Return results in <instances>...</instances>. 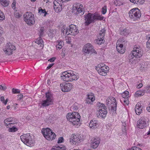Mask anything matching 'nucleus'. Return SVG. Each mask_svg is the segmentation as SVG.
<instances>
[{
  "instance_id": "obj_47",
  "label": "nucleus",
  "mask_w": 150,
  "mask_h": 150,
  "mask_svg": "<svg viewBox=\"0 0 150 150\" xmlns=\"http://www.w3.org/2000/svg\"><path fill=\"white\" fill-rule=\"evenodd\" d=\"M12 91L13 93L14 94L19 93L21 92L20 90L14 88H13L12 90Z\"/></svg>"
},
{
  "instance_id": "obj_50",
  "label": "nucleus",
  "mask_w": 150,
  "mask_h": 150,
  "mask_svg": "<svg viewBox=\"0 0 150 150\" xmlns=\"http://www.w3.org/2000/svg\"><path fill=\"white\" fill-rule=\"evenodd\" d=\"M107 11V6H104L102 8V13L103 14H105Z\"/></svg>"
},
{
  "instance_id": "obj_10",
  "label": "nucleus",
  "mask_w": 150,
  "mask_h": 150,
  "mask_svg": "<svg viewBox=\"0 0 150 150\" xmlns=\"http://www.w3.org/2000/svg\"><path fill=\"white\" fill-rule=\"evenodd\" d=\"M106 30L104 28L100 30L99 35L97 36L96 42L99 45H100L104 42V38L105 35Z\"/></svg>"
},
{
  "instance_id": "obj_25",
  "label": "nucleus",
  "mask_w": 150,
  "mask_h": 150,
  "mask_svg": "<svg viewBox=\"0 0 150 150\" xmlns=\"http://www.w3.org/2000/svg\"><path fill=\"white\" fill-rule=\"evenodd\" d=\"M69 71H65L62 73L61 77L64 81L68 82V80H69Z\"/></svg>"
},
{
  "instance_id": "obj_44",
  "label": "nucleus",
  "mask_w": 150,
  "mask_h": 150,
  "mask_svg": "<svg viewBox=\"0 0 150 150\" xmlns=\"http://www.w3.org/2000/svg\"><path fill=\"white\" fill-rule=\"evenodd\" d=\"M18 130V129L14 126H13L8 129V131L10 132H15Z\"/></svg>"
},
{
  "instance_id": "obj_32",
  "label": "nucleus",
  "mask_w": 150,
  "mask_h": 150,
  "mask_svg": "<svg viewBox=\"0 0 150 150\" xmlns=\"http://www.w3.org/2000/svg\"><path fill=\"white\" fill-rule=\"evenodd\" d=\"M129 33V30H127L126 28H125L124 29L121 30H120V34L124 36H126L128 35Z\"/></svg>"
},
{
  "instance_id": "obj_34",
  "label": "nucleus",
  "mask_w": 150,
  "mask_h": 150,
  "mask_svg": "<svg viewBox=\"0 0 150 150\" xmlns=\"http://www.w3.org/2000/svg\"><path fill=\"white\" fill-rule=\"evenodd\" d=\"M80 137V136L78 135L77 137L76 136L75 137H74L72 139V142H76V143H79L81 142L82 140Z\"/></svg>"
},
{
  "instance_id": "obj_33",
  "label": "nucleus",
  "mask_w": 150,
  "mask_h": 150,
  "mask_svg": "<svg viewBox=\"0 0 150 150\" xmlns=\"http://www.w3.org/2000/svg\"><path fill=\"white\" fill-rule=\"evenodd\" d=\"M0 3L3 6L7 7L9 4V0H0Z\"/></svg>"
},
{
  "instance_id": "obj_56",
  "label": "nucleus",
  "mask_w": 150,
  "mask_h": 150,
  "mask_svg": "<svg viewBox=\"0 0 150 150\" xmlns=\"http://www.w3.org/2000/svg\"><path fill=\"white\" fill-rule=\"evenodd\" d=\"M17 96L18 100H20L23 98V95L22 94H21L19 95H18Z\"/></svg>"
},
{
  "instance_id": "obj_53",
  "label": "nucleus",
  "mask_w": 150,
  "mask_h": 150,
  "mask_svg": "<svg viewBox=\"0 0 150 150\" xmlns=\"http://www.w3.org/2000/svg\"><path fill=\"white\" fill-rule=\"evenodd\" d=\"M59 150H66V148L65 146L63 145H61L59 146Z\"/></svg>"
},
{
  "instance_id": "obj_2",
  "label": "nucleus",
  "mask_w": 150,
  "mask_h": 150,
  "mask_svg": "<svg viewBox=\"0 0 150 150\" xmlns=\"http://www.w3.org/2000/svg\"><path fill=\"white\" fill-rule=\"evenodd\" d=\"M66 117L67 120L74 125H80V118L81 117L78 112H74L72 113L69 112L67 114Z\"/></svg>"
},
{
  "instance_id": "obj_30",
  "label": "nucleus",
  "mask_w": 150,
  "mask_h": 150,
  "mask_svg": "<svg viewBox=\"0 0 150 150\" xmlns=\"http://www.w3.org/2000/svg\"><path fill=\"white\" fill-rule=\"evenodd\" d=\"M132 3L137 5L142 4L144 2V0H129Z\"/></svg>"
},
{
  "instance_id": "obj_16",
  "label": "nucleus",
  "mask_w": 150,
  "mask_h": 150,
  "mask_svg": "<svg viewBox=\"0 0 150 150\" xmlns=\"http://www.w3.org/2000/svg\"><path fill=\"white\" fill-rule=\"evenodd\" d=\"M95 100V98L93 94L92 93H89L87 95L85 103L88 104H92Z\"/></svg>"
},
{
  "instance_id": "obj_55",
  "label": "nucleus",
  "mask_w": 150,
  "mask_h": 150,
  "mask_svg": "<svg viewBox=\"0 0 150 150\" xmlns=\"http://www.w3.org/2000/svg\"><path fill=\"white\" fill-rule=\"evenodd\" d=\"M6 89V87L5 85L2 86V85H0V90H5Z\"/></svg>"
},
{
  "instance_id": "obj_39",
  "label": "nucleus",
  "mask_w": 150,
  "mask_h": 150,
  "mask_svg": "<svg viewBox=\"0 0 150 150\" xmlns=\"http://www.w3.org/2000/svg\"><path fill=\"white\" fill-rule=\"evenodd\" d=\"M104 17L100 15H94V22L97 20H101L103 19Z\"/></svg>"
},
{
  "instance_id": "obj_1",
  "label": "nucleus",
  "mask_w": 150,
  "mask_h": 150,
  "mask_svg": "<svg viewBox=\"0 0 150 150\" xmlns=\"http://www.w3.org/2000/svg\"><path fill=\"white\" fill-rule=\"evenodd\" d=\"M132 52L129 55L128 59L131 64H135L140 60V58L143 55V51L139 45H136Z\"/></svg>"
},
{
  "instance_id": "obj_12",
  "label": "nucleus",
  "mask_w": 150,
  "mask_h": 150,
  "mask_svg": "<svg viewBox=\"0 0 150 150\" xmlns=\"http://www.w3.org/2000/svg\"><path fill=\"white\" fill-rule=\"evenodd\" d=\"M148 125V123L145 118H141L137 122V126L139 128L143 129L145 128Z\"/></svg>"
},
{
  "instance_id": "obj_38",
  "label": "nucleus",
  "mask_w": 150,
  "mask_h": 150,
  "mask_svg": "<svg viewBox=\"0 0 150 150\" xmlns=\"http://www.w3.org/2000/svg\"><path fill=\"white\" fill-rule=\"evenodd\" d=\"M45 28L43 27H41L39 30V36L40 37H43L44 35Z\"/></svg>"
},
{
  "instance_id": "obj_52",
  "label": "nucleus",
  "mask_w": 150,
  "mask_h": 150,
  "mask_svg": "<svg viewBox=\"0 0 150 150\" xmlns=\"http://www.w3.org/2000/svg\"><path fill=\"white\" fill-rule=\"evenodd\" d=\"M122 130L123 134H124L125 135H127L126 127H122Z\"/></svg>"
},
{
  "instance_id": "obj_58",
  "label": "nucleus",
  "mask_w": 150,
  "mask_h": 150,
  "mask_svg": "<svg viewBox=\"0 0 150 150\" xmlns=\"http://www.w3.org/2000/svg\"><path fill=\"white\" fill-rule=\"evenodd\" d=\"M137 88H141L143 84H142V83H139V84H137Z\"/></svg>"
},
{
  "instance_id": "obj_23",
  "label": "nucleus",
  "mask_w": 150,
  "mask_h": 150,
  "mask_svg": "<svg viewBox=\"0 0 150 150\" xmlns=\"http://www.w3.org/2000/svg\"><path fill=\"white\" fill-rule=\"evenodd\" d=\"M69 80H68V81H73L76 80L79 77L75 75L74 71H69Z\"/></svg>"
},
{
  "instance_id": "obj_18",
  "label": "nucleus",
  "mask_w": 150,
  "mask_h": 150,
  "mask_svg": "<svg viewBox=\"0 0 150 150\" xmlns=\"http://www.w3.org/2000/svg\"><path fill=\"white\" fill-rule=\"evenodd\" d=\"M98 112L97 113L98 117H101L103 118H104L106 117L107 113L106 108L102 109H99V110H98Z\"/></svg>"
},
{
  "instance_id": "obj_59",
  "label": "nucleus",
  "mask_w": 150,
  "mask_h": 150,
  "mask_svg": "<svg viewBox=\"0 0 150 150\" xmlns=\"http://www.w3.org/2000/svg\"><path fill=\"white\" fill-rule=\"evenodd\" d=\"M11 6L12 7V8L13 9H15L16 8V3L15 2H13L11 5Z\"/></svg>"
},
{
  "instance_id": "obj_51",
  "label": "nucleus",
  "mask_w": 150,
  "mask_h": 150,
  "mask_svg": "<svg viewBox=\"0 0 150 150\" xmlns=\"http://www.w3.org/2000/svg\"><path fill=\"white\" fill-rule=\"evenodd\" d=\"M146 46L147 48H150V37H149L146 43Z\"/></svg>"
},
{
  "instance_id": "obj_48",
  "label": "nucleus",
  "mask_w": 150,
  "mask_h": 150,
  "mask_svg": "<svg viewBox=\"0 0 150 150\" xmlns=\"http://www.w3.org/2000/svg\"><path fill=\"white\" fill-rule=\"evenodd\" d=\"M5 16L3 12L0 10V21L5 19Z\"/></svg>"
},
{
  "instance_id": "obj_13",
  "label": "nucleus",
  "mask_w": 150,
  "mask_h": 150,
  "mask_svg": "<svg viewBox=\"0 0 150 150\" xmlns=\"http://www.w3.org/2000/svg\"><path fill=\"white\" fill-rule=\"evenodd\" d=\"M85 23L87 25H89L91 23L94 22V15L93 14L89 13L84 15Z\"/></svg>"
},
{
  "instance_id": "obj_60",
  "label": "nucleus",
  "mask_w": 150,
  "mask_h": 150,
  "mask_svg": "<svg viewBox=\"0 0 150 150\" xmlns=\"http://www.w3.org/2000/svg\"><path fill=\"white\" fill-rule=\"evenodd\" d=\"M127 122H122V127H126Z\"/></svg>"
},
{
  "instance_id": "obj_40",
  "label": "nucleus",
  "mask_w": 150,
  "mask_h": 150,
  "mask_svg": "<svg viewBox=\"0 0 150 150\" xmlns=\"http://www.w3.org/2000/svg\"><path fill=\"white\" fill-rule=\"evenodd\" d=\"M48 134H49V135L50 136H49V137H49V138H50H50V140H53V139H54L56 137V135L55 134V133L53 132L52 131L51 133H49Z\"/></svg>"
},
{
  "instance_id": "obj_31",
  "label": "nucleus",
  "mask_w": 150,
  "mask_h": 150,
  "mask_svg": "<svg viewBox=\"0 0 150 150\" xmlns=\"http://www.w3.org/2000/svg\"><path fill=\"white\" fill-rule=\"evenodd\" d=\"M120 101L121 103H123L124 105H127L129 103V101L127 97L126 98H122L120 99Z\"/></svg>"
},
{
  "instance_id": "obj_14",
  "label": "nucleus",
  "mask_w": 150,
  "mask_h": 150,
  "mask_svg": "<svg viewBox=\"0 0 150 150\" xmlns=\"http://www.w3.org/2000/svg\"><path fill=\"white\" fill-rule=\"evenodd\" d=\"M60 87L62 91L64 92L69 91L72 88V85L71 83H61Z\"/></svg>"
},
{
  "instance_id": "obj_37",
  "label": "nucleus",
  "mask_w": 150,
  "mask_h": 150,
  "mask_svg": "<svg viewBox=\"0 0 150 150\" xmlns=\"http://www.w3.org/2000/svg\"><path fill=\"white\" fill-rule=\"evenodd\" d=\"M35 42L38 45H41V46H43V42L41 37H39L35 41Z\"/></svg>"
},
{
  "instance_id": "obj_35",
  "label": "nucleus",
  "mask_w": 150,
  "mask_h": 150,
  "mask_svg": "<svg viewBox=\"0 0 150 150\" xmlns=\"http://www.w3.org/2000/svg\"><path fill=\"white\" fill-rule=\"evenodd\" d=\"M49 31L50 33L48 34V36L50 38H52L55 36L56 33V30L50 29Z\"/></svg>"
},
{
  "instance_id": "obj_62",
  "label": "nucleus",
  "mask_w": 150,
  "mask_h": 150,
  "mask_svg": "<svg viewBox=\"0 0 150 150\" xmlns=\"http://www.w3.org/2000/svg\"><path fill=\"white\" fill-rule=\"evenodd\" d=\"M59 146H54L52 149L51 150H59Z\"/></svg>"
},
{
  "instance_id": "obj_7",
  "label": "nucleus",
  "mask_w": 150,
  "mask_h": 150,
  "mask_svg": "<svg viewBox=\"0 0 150 150\" xmlns=\"http://www.w3.org/2000/svg\"><path fill=\"white\" fill-rule=\"evenodd\" d=\"M24 20L26 23L29 25H32L35 23L34 15L30 12H27L24 15Z\"/></svg>"
},
{
  "instance_id": "obj_6",
  "label": "nucleus",
  "mask_w": 150,
  "mask_h": 150,
  "mask_svg": "<svg viewBox=\"0 0 150 150\" xmlns=\"http://www.w3.org/2000/svg\"><path fill=\"white\" fill-rule=\"evenodd\" d=\"M16 50L15 46L10 42L7 43L6 45L3 48L4 53L6 56L11 55Z\"/></svg>"
},
{
  "instance_id": "obj_22",
  "label": "nucleus",
  "mask_w": 150,
  "mask_h": 150,
  "mask_svg": "<svg viewBox=\"0 0 150 150\" xmlns=\"http://www.w3.org/2000/svg\"><path fill=\"white\" fill-rule=\"evenodd\" d=\"M143 110V107L141 105V103H137L135 105V110L136 114L139 115L142 112Z\"/></svg>"
},
{
  "instance_id": "obj_42",
  "label": "nucleus",
  "mask_w": 150,
  "mask_h": 150,
  "mask_svg": "<svg viewBox=\"0 0 150 150\" xmlns=\"http://www.w3.org/2000/svg\"><path fill=\"white\" fill-rule=\"evenodd\" d=\"M108 67L106 66L104 63H101L98 65L97 67H96V69H101L103 67Z\"/></svg>"
},
{
  "instance_id": "obj_24",
  "label": "nucleus",
  "mask_w": 150,
  "mask_h": 150,
  "mask_svg": "<svg viewBox=\"0 0 150 150\" xmlns=\"http://www.w3.org/2000/svg\"><path fill=\"white\" fill-rule=\"evenodd\" d=\"M45 97L46 99L50 103L52 104H53V94L50 92H48L45 93Z\"/></svg>"
},
{
  "instance_id": "obj_63",
  "label": "nucleus",
  "mask_w": 150,
  "mask_h": 150,
  "mask_svg": "<svg viewBox=\"0 0 150 150\" xmlns=\"http://www.w3.org/2000/svg\"><path fill=\"white\" fill-rule=\"evenodd\" d=\"M54 65V63L50 64L49 65V66L47 67L48 69H50L53 65Z\"/></svg>"
},
{
  "instance_id": "obj_20",
  "label": "nucleus",
  "mask_w": 150,
  "mask_h": 150,
  "mask_svg": "<svg viewBox=\"0 0 150 150\" xmlns=\"http://www.w3.org/2000/svg\"><path fill=\"white\" fill-rule=\"evenodd\" d=\"M109 69L108 67H105L101 69H97L96 70L100 75L105 76L107 75V73Z\"/></svg>"
},
{
  "instance_id": "obj_28",
  "label": "nucleus",
  "mask_w": 150,
  "mask_h": 150,
  "mask_svg": "<svg viewBox=\"0 0 150 150\" xmlns=\"http://www.w3.org/2000/svg\"><path fill=\"white\" fill-rule=\"evenodd\" d=\"M52 104L51 103L49 102L48 101L46 100H42L41 103V107L44 108V107H46Z\"/></svg>"
},
{
  "instance_id": "obj_45",
  "label": "nucleus",
  "mask_w": 150,
  "mask_h": 150,
  "mask_svg": "<svg viewBox=\"0 0 150 150\" xmlns=\"http://www.w3.org/2000/svg\"><path fill=\"white\" fill-rule=\"evenodd\" d=\"M114 4L116 6H120L123 4L122 2L119 0H115L114 1Z\"/></svg>"
},
{
  "instance_id": "obj_3",
  "label": "nucleus",
  "mask_w": 150,
  "mask_h": 150,
  "mask_svg": "<svg viewBox=\"0 0 150 150\" xmlns=\"http://www.w3.org/2000/svg\"><path fill=\"white\" fill-rule=\"evenodd\" d=\"M128 14L129 17L133 21H138L141 15L140 10L137 8H134L131 9Z\"/></svg>"
},
{
  "instance_id": "obj_5",
  "label": "nucleus",
  "mask_w": 150,
  "mask_h": 150,
  "mask_svg": "<svg viewBox=\"0 0 150 150\" xmlns=\"http://www.w3.org/2000/svg\"><path fill=\"white\" fill-rule=\"evenodd\" d=\"M82 51L85 55L93 54H96L97 52L94 49L93 46L90 43H87L85 45L83 48Z\"/></svg>"
},
{
  "instance_id": "obj_46",
  "label": "nucleus",
  "mask_w": 150,
  "mask_h": 150,
  "mask_svg": "<svg viewBox=\"0 0 150 150\" xmlns=\"http://www.w3.org/2000/svg\"><path fill=\"white\" fill-rule=\"evenodd\" d=\"M98 106L99 107V109H102L103 108H105V106L103 103H100V102H98L97 103Z\"/></svg>"
},
{
  "instance_id": "obj_43",
  "label": "nucleus",
  "mask_w": 150,
  "mask_h": 150,
  "mask_svg": "<svg viewBox=\"0 0 150 150\" xmlns=\"http://www.w3.org/2000/svg\"><path fill=\"white\" fill-rule=\"evenodd\" d=\"M129 92L127 91H126L123 92V93L122 94V98H126L127 97V98L129 97Z\"/></svg>"
},
{
  "instance_id": "obj_29",
  "label": "nucleus",
  "mask_w": 150,
  "mask_h": 150,
  "mask_svg": "<svg viewBox=\"0 0 150 150\" xmlns=\"http://www.w3.org/2000/svg\"><path fill=\"white\" fill-rule=\"evenodd\" d=\"M56 43L57 44L56 46V48L59 50L61 49L64 45L63 42L62 40L57 41Z\"/></svg>"
},
{
  "instance_id": "obj_8",
  "label": "nucleus",
  "mask_w": 150,
  "mask_h": 150,
  "mask_svg": "<svg viewBox=\"0 0 150 150\" xmlns=\"http://www.w3.org/2000/svg\"><path fill=\"white\" fill-rule=\"evenodd\" d=\"M79 33V30L76 28V26L74 24H71L69 26L67 30L66 35H70L73 36H75Z\"/></svg>"
},
{
  "instance_id": "obj_41",
  "label": "nucleus",
  "mask_w": 150,
  "mask_h": 150,
  "mask_svg": "<svg viewBox=\"0 0 150 150\" xmlns=\"http://www.w3.org/2000/svg\"><path fill=\"white\" fill-rule=\"evenodd\" d=\"M38 12L40 13H44V15L43 16H45L47 14H48V13H47V12L46 11L45 9H43L42 8L39 9Z\"/></svg>"
},
{
  "instance_id": "obj_54",
  "label": "nucleus",
  "mask_w": 150,
  "mask_h": 150,
  "mask_svg": "<svg viewBox=\"0 0 150 150\" xmlns=\"http://www.w3.org/2000/svg\"><path fill=\"white\" fill-rule=\"evenodd\" d=\"M63 140H64V138L63 137H60L59 138V139H58L57 142L58 143H62L63 142Z\"/></svg>"
},
{
  "instance_id": "obj_57",
  "label": "nucleus",
  "mask_w": 150,
  "mask_h": 150,
  "mask_svg": "<svg viewBox=\"0 0 150 150\" xmlns=\"http://www.w3.org/2000/svg\"><path fill=\"white\" fill-rule=\"evenodd\" d=\"M56 58L55 57H52L48 61H50L51 62H53L54 61V60L56 59Z\"/></svg>"
},
{
  "instance_id": "obj_17",
  "label": "nucleus",
  "mask_w": 150,
  "mask_h": 150,
  "mask_svg": "<svg viewBox=\"0 0 150 150\" xmlns=\"http://www.w3.org/2000/svg\"><path fill=\"white\" fill-rule=\"evenodd\" d=\"M106 103L109 107H110L112 105L114 106L115 105V104L117 105V102L115 98L113 97H110L108 98L106 100Z\"/></svg>"
},
{
  "instance_id": "obj_15",
  "label": "nucleus",
  "mask_w": 150,
  "mask_h": 150,
  "mask_svg": "<svg viewBox=\"0 0 150 150\" xmlns=\"http://www.w3.org/2000/svg\"><path fill=\"white\" fill-rule=\"evenodd\" d=\"M100 142V140L99 138H93L90 142L91 147L93 149H96L99 146Z\"/></svg>"
},
{
  "instance_id": "obj_21",
  "label": "nucleus",
  "mask_w": 150,
  "mask_h": 150,
  "mask_svg": "<svg viewBox=\"0 0 150 150\" xmlns=\"http://www.w3.org/2000/svg\"><path fill=\"white\" fill-rule=\"evenodd\" d=\"M16 121V119L11 117L6 119L4 121V123L5 125L9 127V125L15 123Z\"/></svg>"
},
{
  "instance_id": "obj_61",
  "label": "nucleus",
  "mask_w": 150,
  "mask_h": 150,
  "mask_svg": "<svg viewBox=\"0 0 150 150\" xmlns=\"http://www.w3.org/2000/svg\"><path fill=\"white\" fill-rule=\"evenodd\" d=\"M146 92L149 93V90H150V86H146Z\"/></svg>"
},
{
  "instance_id": "obj_36",
  "label": "nucleus",
  "mask_w": 150,
  "mask_h": 150,
  "mask_svg": "<svg viewBox=\"0 0 150 150\" xmlns=\"http://www.w3.org/2000/svg\"><path fill=\"white\" fill-rule=\"evenodd\" d=\"M145 91V90L143 91H137L135 93V96L136 97H138L143 96L144 95Z\"/></svg>"
},
{
  "instance_id": "obj_64",
  "label": "nucleus",
  "mask_w": 150,
  "mask_h": 150,
  "mask_svg": "<svg viewBox=\"0 0 150 150\" xmlns=\"http://www.w3.org/2000/svg\"><path fill=\"white\" fill-rule=\"evenodd\" d=\"M66 42L68 44H70L71 43V41L70 40L69 38H68V39H66Z\"/></svg>"
},
{
  "instance_id": "obj_9",
  "label": "nucleus",
  "mask_w": 150,
  "mask_h": 150,
  "mask_svg": "<svg viewBox=\"0 0 150 150\" xmlns=\"http://www.w3.org/2000/svg\"><path fill=\"white\" fill-rule=\"evenodd\" d=\"M82 5L78 4L76 5L72 10L74 14L79 16H81L84 13Z\"/></svg>"
},
{
  "instance_id": "obj_11",
  "label": "nucleus",
  "mask_w": 150,
  "mask_h": 150,
  "mask_svg": "<svg viewBox=\"0 0 150 150\" xmlns=\"http://www.w3.org/2000/svg\"><path fill=\"white\" fill-rule=\"evenodd\" d=\"M127 42L126 40H125L123 38L120 42V44L116 45V48L117 51L120 54H123L125 52V49L123 47V44L124 45Z\"/></svg>"
},
{
  "instance_id": "obj_4",
  "label": "nucleus",
  "mask_w": 150,
  "mask_h": 150,
  "mask_svg": "<svg viewBox=\"0 0 150 150\" xmlns=\"http://www.w3.org/2000/svg\"><path fill=\"white\" fill-rule=\"evenodd\" d=\"M20 137L21 141L27 146L30 147L34 146V141L31 137L30 134L27 133L23 134Z\"/></svg>"
},
{
  "instance_id": "obj_26",
  "label": "nucleus",
  "mask_w": 150,
  "mask_h": 150,
  "mask_svg": "<svg viewBox=\"0 0 150 150\" xmlns=\"http://www.w3.org/2000/svg\"><path fill=\"white\" fill-rule=\"evenodd\" d=\"M98 125V121L96 120H91L89 124L90 127L92 129H95Z\"/></svg>"
},
{
  "instance_id": "obj_19",
  "label": "nucleus",
  "mask_w": 150,
  "mask_h": 150,
  "mask_svg": "<svg viewBox=\"0 0 150 150\" xmlns=\"http://www.w3.org/2000/svg\"><path fill=\"white\" fill-rule=\"evenodd\" d=\"M41 132L44 137L47 140H50V138L49 137H50L49 136V133H51L52 130L49 128L46 129H43Z\"/></svg>"
},
{
  "instance_id": "obj_49",
  "label": "nucleus",
  "mask_w": 150,
  "mask_h": 150,
  "mask_svg": "<svg viewBox=\"0 0 150 150\" xmlns=\"http://www.w3.org/2000/svg\"><path fill=\"white\" fill-rule=\"evenodd\" d=\"M67 29H68V28L66 27V26H65V25H64L63 26L62 28L61 29V31L62 33H63V34H64V33H65L64 30H66L65 34H66L67 30Z\"/></svg>"
},
{
  "instance_id": "obj_27",
  "label": "nucleus",
  "mask_w": 150,
  "mask_h": 150,
  "mask_svg": "<svg viewBox=\"0 0 150 150\" xmlns=\"http://www.w3.org/2000/svg\"><path fill=\"white\" fill-rule=\"evenodd\" d=\"M115 105H114V106H112L110 107H109V109L110 112L111 114H112V115H114L116 114V108L117 105H116L115 104Z\"/></svg>"
}]
</instances>
